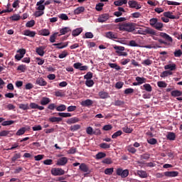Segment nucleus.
Listing matches in <instances>:
<instances>
[{"label": "nucleus", "mask_w": 182, "mask_h": 182, "mask_svg": "<svg viewBox=\"0 0 182 182\" xmlns=\"http://www.w3.org/2000/svg\"><path fill=\"white\" fill-rule=\"evenodd\" d=\"M180 16H176L171 11H166L164 13V16L161 17L163 22H169L170 19H179Z\"/></svg>", "instance_id": "nucleus-1"}, {"label": "nucleus", "mask_w": 182, "mask_h": 182, "mask_svg": "<svg viewBox=\"0 0 182 182\" xmlns=\"http://www.w3.org/2000/svg\"><path fill=\"white\" fill-rule=\"evenodd\" d=\"M138 33L139 35H151L153 36H156V31L150 28H139L138 30Z\"/></svg>", "instance_id": "nucleus-2"}, {"label": "nucleus", "mask_w": 182, "mask_h": 182, "mask_svg": "<svg viewBox=\"0 0 182 182\" xmlns=\"http://www.w3.org/2000/svg\"><path fill=\"white\" fill-rule=\"evenodd\" d=\"M119 31H127V32H132L134 31V27L132 24H119L118 25Z\"/></svg>", "instance_id": "nucleus-3"}, {"label": "nucleus", "mask_w": 182, "mask_h": 182, "mask_svg": "<svg viewBox=\"0 0 182 182\" xmlns=\"http://www.w3.org/2000/svg\"><path fill=\"white\" fill-rule=\"evenodd\" d=\"M114 49H115L116 53H117L119 56H127V53L123 52L124 50V46H114Z\"/></svg>", "instance_id": "nucleus-4"}, {"label": "nucleus", "mask_w": 182, "mask_h": 182, "mask_svg": "<svg viewBox=\"0 0 182 182\" xmlns=\"http://www.w3.org/2000/svg\"><path fill=\"white\" fill-rule=\"evenodd\" d=\"M51 174L53 176H63L65 171L60 168H53L51 169Z\"/></svg>", "instance_id": "nucleus-5"}, {"label": "nucleus", "mask_w": 182, "mask_h": 182, "mask_svg": "<svg viewBox=\"0 0 182 182\" xmlns=\"http://www.w3.org/2000/svg\"><path fill=\"white\" fill-rule=\"evenodd\" d=\"M117 175L120 176L122 178H126L129 176V170H123L122 168L117 169Z\"/></svg>", "instance_id": "nucleus-6"}, {"label": "nucleus", "mask_w": 182, "mask_h": 182, "mask_svg": "<svg viewBox=\"0 0 182 182\" xmlns=\"http://www.w3.org/2000/svg\"><path fill=\"white\" fill-rule=\"evenodd\" d=\"M17 53L15 55V59H16V60H21V59H22V58H23V56L25 55V53H26V49H19L17 51Z\"/></svg>", "instance_id": "nucleus-7"}, {"label": "nucleus", "mask_w": 182, "mask_h": 182, "mask_svg": "<svg viewBox=\"0 0 182 182\" xmlns=\"http://www.w3.org/2000/svg\"><path fill=\"white\" fill-rule=\"evenodd\" d=\"M75 69H79L80 70H87L89 67L87 65H82L81 63H75L73 65Z\"/></svg>", "instance_id": "nucleus-8"}, {"label": "nucleus", "mask_w": 182, "mask_h": 182, "mask_svg": "<svg viewBox=\"0 0 182 182\" xmlns=\"http://www.w3.org/2000/svg\"><path fill=\"white\" fill-rule=\"evenodd\" d=\"M128 4L129 5V8H135V9H140L141 8V6L134 0L129 1Z\"/></svg>", "instance_id": "nucleus-9"}, {"label": "nucleus", "mask_w": 182, "mask_h": 182, "mask_svg": "<svg viewBox=\"0 0 182 182\" xmlns=\"http://www.w3.org/2000/svg\"><path fill=\"white\" fill-rule=\"evenodd\" d=\"M45 0H40L39 1L37 2L36 4V11H45Z\"/></svg>", "instance_id": "nucleus-10"}, {"label": "nucleus", "mask_w": 182, "mask_h": 182, "mask_svg": "<svg viewBox=\"0 0 182 182\" xmlns=\"http://www.w3.org/2000/svg\"><path fill=\"white\" fill-rule=\"evenodd\" d=\"M36 85H38V86H46L48 82L45 80V79H43V77H40L36 79Z\"/></svg>", "instance_id": "nucleus-11"}, {"label": "nucleus", "mask_w": 182, "mask_h": 182, "mask_svg": "<svg viewBox=\"0 0 182 182\" xmlns=\"http://www.w3.org/2000/svg\"><path fill=\"white\" fill-rule=\"evenodd\" d=\"M109 16L107 14H101L98 18V22L103 23L109 19Z\"/></svg>", "instance_id": "nucleus-12"}, {"label": "nucleus", "mask_w": 182, "mask_h": 182, "mask_svg": "<svg viewBox=\"0 0 182 182\" xmlns=\"http://www.w3.org/2000/svg\"><path fill=\"white\" fill-rule=\"evenodd\" d=\"M164 176H166V177H177L178 172L176 171H166L164 173Z\"/></svg>", "instance_id": "nucleus-13"}, {"label": "nucleus", "mask_w": 182, "mask_h": 182, "mask_svg": "<svg viewBox=\"0 0 182 182\" xmlns=\"http://www.w3.org/2000/svg\"><path fill=\"white\" fill-rule=\"evenodd\" d=\"M164 69L168 72H173V70H176V65L174 63L168 64L164 66Z\"/></svg>", "instance_id": "nucleus-14"}, {"label": "nucleus", "mask_w": 182, "mask_h": 182, "mask_svg": "<svg viewBox=\"0 0 182 182\" xmlns=\"http://www.w3.org/2000/svg\"><path fill=\"white\" fill-rule=\"evenodd\" d=\"M12 131L3 130L0 132V137H12L13 134H11Z\"/></svg>", "instance_id": "nucleus-15"}, {"label": "nucleus", "mask_w": 182, "mask_h": 182, "mask_svg": "<svg viewBox=\"0 0 182 182\" xmlns=\"http://www.w3.org/2000/svg\"><path fill=\"white\" fill-rule=\"evenodd\" d=\"M105 36L108 39H117V33H113L112 31L105 33Z\"/></svg>", "instance_id": "nucleus-16"}, {"label": "nucleus", "mask_w": 182, "mask_h": 182, "mask_svg": "<svg viewBox=\"0 0 182 182\" xmlns=\"http://www.w3.org/2000/svg\"><path fill=\"white\" fill-rule=\"evenodd\" d=\"M68 164V158L62 157L60 158L57 161V166H65Z\"/></svg>", "instance_id": "nucleus-17"}, {"label": "nucleus", "mask_w": 182, "mask_h": 182, "mask_svg": "<svg viewBox=\"0 0 182 182\" xmlns=\"http://www.w3.org/2000/svg\"><path fill=\"white\" fill-rule=\"evenodd\" d=\"M81 106H83L84 107L92 106L93 105V100H85L80 102Z\"/></svg>", "instance_id": "nucleus-18"}, {"label": "nucleus", "mask_w": 182, "mask_h": 182, "mask_svg": "<svg viewBox=\"0 0 182 182\" xmlns=\"http://www.w3.org/2000/svg\"><path fill=\"white\" fill-rule=\"evenodd\" d=\"M45 46H41L36 49V52L39 55V56H43V55H45Z\"/></svg>", "instance_id": "nucleus-19"}, {"label": "nucleus", "mask_w": 182, "mask_h": 182, "mask_svg": "<svg viewBox=\"0 0 182 182\" xmlns=\"http://www.w3.org/2000/svg\"><path fill=\"white\" fill-rule=\"evenodd\" d=\"M40 103L42 106H46V105H49V103H50V99H49V97H43Z\"/></svg>", "instance_id": "nucleus-20"}, {"label": "nucleus", "mask_w": 182, "mask_h": 182, "mask_svg": "<svg viewBox=\"0 0 182 182\" xmlns=\"http://www.w3.org/2000/svg\"><path fill=\"white\" fill-rule=\"evenodd\" d=\"M126 4H127V0H116L114 1L115 6H122V5H126Z\"/></svg>", "instance_id": "nucleus-21"}, {"label": "nucleus", "mask_w": 182, "mask_h": 182, "mask_svg": "<svg viewBox=\"0 0 182 182\" xmlns=\"http://www.w3.org/2000/svg\"><path fill=\"white\" fill-rule=\"evenodd\" d=\"M82 32H83V28H78L72 31V35L73 36H79V35L81 34Z\"/></svg>", "instance_id": "nucleus-22"}, {"label": "nucleus", "mask_w": 182, "mask_h": 182, "mask_svg": "<svg viewBox=\"0 0 182 182\" xmlns=\"http://www.w3.org/2000/svg\"><path fill=\"white\" fill-rule=\"evenodd\" d=\"M160 36H161V38H164V39H166V41H168V42L173 43V38H171V36H169L168 34L166 33H161Z\"/></svg>", "instance_id": "nucleus-23"}, {"label": "nucleus", "mask_w": 182, "mask_h": 182, "mask_svg": "<svg viewBox=\"0 0 182 182\" xmlns=\"http://www.w3.org/2000/svg\"><path fill=\"white\" fill-rule=\"evenodd\" d=\"M85 12V7L80 6L74 10L75 15H80V14H83Z\"/></svg>", "instance_id": "nucleus-24"}, {"label": "nucleus", "mask_w": 182, "mask_h": 182, "mask_svg": "<svg viewBox=\"0 0 182 182\" xmlns=\"http://www.w3.org/2000/svg\"><path fill=\"white\" fill-rule=\"evenodd\" d=\"M53 46H57V49H63V48H66L68 46V43H58L53 44Z\"/></svg>", "instance_id": "nucleus-25"}, {"label": "nucleus", "mask_w": 182, "mask_h": 182, "mask_svg": "<svg viewBox=\"0 0 182 182\" xmlns=\"http://www.w3.org/2000/svg\"><path fill=\"white\" fill-rule=\"evenodd\" d=\"M80 170L83 173H87V171H89V167H87L86 164L82 163L80 165Z\"/></svg>", "instance_id": "nucleus-26"}, {"label": "nucleus", "mask_w": 182, "mask_h": 182, "mask_svg": "<svg viewBox=\"0 0 182 182\" xmlns=\"http://www.w3.org/2000/svg\"><path fill=\"white\" fill-rule=\"evenodd\" d=\"M68 32H70V28L69 27L63 28L60 30V33L58 36H60L61 35H66Z\"/></svg>", "instance_id": "nucleus-27"}, {"label": "nucleus", "mask_w": 182, "mask_h": 182, "mask_svg": "<svg viewBox=\"0 0 182 182\" xmlns=\"http://www.w3.org/2000/svg\"><path fill=\"white\" fill-rule=\"evenodd\" d=\"M24 35L26 36H30V38H34L35 35H36V33L34 31H31L29 30L24 31Z\"/></svg>", "instance_id": "nucleus-28"}, {"label": "nucleus", "mask_w": 182, "mask_h": 182, "mask_svg": "<svg viewBox=\"0 0 182 182\" xmlns=\"http://www.w3.org/2000/svg\"><path fill=\"white\" fill-rule=\"evenodd\" d=\"M171 75H173V72L165 70L161 73L160 76L161 77H167V76H171Z\"/></svg>", "instance_id": "nucleus-29"}, {"label": "nucleus", "mask_w": 182, "mask_h": 182, "mask_svg": "<svg viewBox=\"0 0 182 182\" xmlns=\"http://www.w3.org/2000/svg\"><path fill=\"white\" fill-rule=\"evenodd\" d=\"M137 174L141 178H146L147 172L146 171H137Z\"/></svg>", "instance_id": "nucleus-30"}, {"label": "nucleus", "mask_w": 182, "mask_h": 182, "mask_svg": "<svg viewBox=\"0 0 182 182\" xmlns=\"http://www.w3.org/2000/svg\"><path fill=\"white\" fill-rule=\"evenodd\" d=\"M136 82H138V84L139 85H143V83H146V82H147V80L146 78L141 77H136Z\"/></svg>", "instance_id": "nucleus-31"}, {"label": "nucleus", "mask_w": 182, "mask_h": 182, "mask_svg": "<svg viewBox=\"0 0 182 182\" xmlns=\"http://www.w3.org/2000/svg\"><path fill=\"white\" fill-rule=\"evenodd\" d=\"M144 89L146 92H151L153 90V88L151 87V85L150 84H144L143 86L141 87V89Z\"/></svg>", "instance_id": "nucleus-32"}, {"label": "nucleus", "mask_w": 182, "mask_h": 182, "mask_svg": "<svg viewBox=\"0 0 182 182\" xmlns=\"http://www.w3.org/2000/svg\"><path fill=\"white\" fill-rule=\"evenodd\" d=\"M77 122H79V119L77 117H73L67 120L68 124H73L77 123Z\"/></svg>", "instance_id": "nucleus-33"}, {"label": "nucleus", "mask_w": 182, "mask_h": 182, "mask_svg": "<svg viewBox=\"0 0 182 182\" xmlns=\"http://www.w3.org/2000/svg\"><path fill=\"white\" fill-rule=\"evenodd\" d=\"M151 25L152 28L157 29V31H161V29L163 28L162 23H151Z\"/></svg>", "instance_id": "nucleus-34"}, {"label": "nucleus", "mask_w": 182, "mask_h": 182, "mask_svg": "<svg viewBox=\"0 0 182 182\" xmlns=\"http://www.w3.org/2000/svg\"><path fill=\"white\" fill-rule=\"evenodd\" d=\"M59 33H54L53 35L50 37V42L51 43H55L56 42V38H58V35Z\"/></svg>", "instance_id": "nucleus-35"}, {"label": "nucleus", "mask_w": 182, "mask_h": 182, "mask_svg": "<svg viewBox=\"0 0 182 182\" xmlns=\"http://www.w3.org/2000/svg\"><path fill=\"white\" fill-rule=\"evenodd\" d=\"M99 96L100 99H107V97H109V94L106 92L101 91L99 92Z\"/></svg>", "instance_id": "nucleus-36"}, {"label": "nucleus", "mask_w": 182, "mask_h": 182, "mask_svg": "<svg viewBox=\"0 0 182 182\" xmlns=\"http://www.w3.org/2000/svg\"><path fill=\"white\" fill-rule=\"evenodd\" d=\"M25 132H26V128L22 127L17 131L16 134V136H22V135L25 134Z\"/></svg>", "instance_id": "nucleus-37"}, {"label": "nucleus", "mask_w": 182, "mask_h": 182, "mask_svg": "<svg viewBox=\"0 0 182 182\" xmlns=\"http://www.w3.org/2000/svg\"><path fill=\"white\" fill-rule=\"evenodd\" d=\"M105 157H106V154L104 152H99L95 156V159L97 160H100V159H105Z\"/></svg>", "instance_id": "nucleus-38"}, {"label": "nucleus", "mask_w": 182, "mask_h": 182, "mask_svg": "<svg viewBox=\"0 0 182 182\" xmlns=\"http://www.w3.org/2000/svg\"><path fill=\"white\" fill-rule=\"evenodd\" d=\"M141 64L144 65V66H150V65L153 64V60L150 59H146L141 62Z\"/></svg>", "instance_id": "nucleus-39"}, {"label": "nucleus", "mask_w": 182, "mask_h": 182, "mask_svg": "<svg viewBox=\"0 0 182 182\" xmlns=\"http://www.w3.org/2000/svg\"><path fill=\"white\" fill-rule=\"evenodd\" d=\"M181 95H182V92L178 90H173L171 92V96H173V97H178L181 96Z\"/></svg>", "instance_id": "nucleus-40"}, {"label": "nucleus", "mask_w": 182, "mask_h": 182, "mask_svg": "<svg viewBox=\"0 0 182 182\" xmlns=\"http://www.w3.org/2000/svg\"><path fill=\"white\" fill-rule=\"evenodd\" d=\"M49 122H51L52 123H55L56 122H62V118L52 117L49 118Z\"/></svg>", "instance_id": "nucleus-41"}, {"label": "nucleus", "mask_w": 182, "mask_h": 182, "mask_svg": "<svg viewBox=\"0 0 182 182\" xmlns=\"http://www.w3.org/2000/svg\"><path fill=\"white\" fill-rule=\"evenodd\" d=\"M50 34V32H49V30L48 29H43L40 31V35H42L43 36H49Z\"/></svg>", "instance_id": "nucleus-42"}, {"label": "nucleus", "mask_w": 182, "mask_h": 182, "mask_svg": "<svg viewBox=\"0 0 182 182\" xmlns=\"http://www.w3.org/2000/svg\"><path fill=\"white\" fill-rule=\"evenodd\" d=\"M58 116L60 117H72V114L69 112H60L58 113Z\"/></svg>", "instance_id": "nucleus-43"}, {"label": "nucleus", "mask_w": 182, "mask_h": 182, "mask_svg": "<svg viewBox=\"0 0 182 182\" xmlns=\"http://www.w3.org/2000/svg\"><path fill=\"white\" fill-rule=\"evenodd\" d=\"M168 140H176V134L170 132L166 136Z\"/></svg>", "instance_id": "nucleus-44"}, {"label": "nucleus", "mask_w": 182, "mask_h": 182, "mask_svg": "<svg viewBox=\"0 0 182 182\" xmlns=\"http://www.w3.org/2000/svg\"><path fill=\"white\" fill-rule=\"evenodd\" d=\"M108 65H109V66L110 68H112V69H115L116 70H120V66L116 64V63H109Z\"/></svg>", "instance_id": "nucleus-45"}, {"label": "nucleus", "mask_w": 182, "mask_h": 182, "mask_svg": "<svg viewBox=\"0 0 182 182\" xmlns=\"http://www.w3.org/2000/svg\"><path fill=\"white\" fill-rule=\"evenodd\" d=\"M113 168H108L105 170V174H107V176H112V174H113Z\"/></svg>", "instance_id": "nucleus-46"}, {"label": "nucleus", "mask_w": 182, "mask_h": 182, "mask_svg": "<svg viewBox=\"0 0 182 182\" xmlns=\"http://www.w3.org/2000/svg\"><path fill=\"white\" fill-rule=\"evenodd\" d=\"M55 96L57 97H63L65 92H62V90H57L55 92Z\"/></svg>", "instance_id": "nucleus-47"}, {"label": "nucleus", "mask_w": 182, "mask_h": 182, "mask_svg": "<svg viewBox=\"0 0 182 182\" xmlns=\"http://www.w3.org/2000/svg\"><path fill=\"white\" fill-rule=\"evenodd\" d=\"M56 110L57 112H65L66 110V105H61L56 107Z\"/></svg>", "instance_id": "nucleus-48"}, {"label": "nucleus", "mask_w": 182, "mask_h": 182, "mask_svg": "<svg viewBox=\"0 0 182 182\" xmlns=\"http://www.w3.org/2000/svg\"><path fill=\"white\" fill-rule=\"evenodd\" d=\"M85 85L88 87H92V86L95 85V82L93 81V80H87L85 81Z\"/></svg>", "instance_id": "nucleus-49"}, {"label": "nucleus", "mask_w": 182, "mask_h": 182, "mask_svg": "<svg viewBox=\"0 0 182 182\" xmlns=\"http://www.w3.org/2000/svg\"><path fill=\"white\" fill-rule=\"evenodd\" d=\"M123 132H122V131H117L116 132H114L112 136V139H117V137H119V136H122Z\"/></svg>", "instance_id": "nucleus-50"}, {"label": "nucleus", "mask_w": 182, "mask_h": 182, "mask_svg": "<svg viewBox=\"0 0 182 182\" xmlns=\"http://www.w3.org/2000/svg\"><path fill=\"white\" fill-rule=\"evenodd\" d=\"M103 6H105V4L99 3L96 5L95 9L96 11H100L102 9H103Z\"/></svg>", "instance_id": "nucleus-51"}, {"label": "nucleus", "mask_w": 182, "mask_h": 182, "mask_svg": "<svg viewBox=\"0 0 182 182\" xmlns=\"http://www.w3.org/2000/svg\"><path fill=\"white\" fill-rule=\"evenodd\" d=\"M58 18H60V19H62V21H68L69 20V17L65 14H60L58 16Z\"/></svg>", "instance_id": "nucleus-52"}, {"label": "nucleus", "mask_w": 182, "mask_h": 182, "mask_svg": "<svg viewBox=\"0 0 182 182\" xmlns=\"http://www.w3.org/2000/svg\"><path fill=\"white\" fill-rule=\"evenodd\" d=\"M15 121L9 120V121H4L2 122V126H11V124H14Z\"/></svg>", "instance_id": "nucleus-53"}, {"label": "nucleus", "mask_w": 182, "mask_h": 182, "mask_svg": "<svg viewBox=\"0 0 182 182\" xmlns=\"http://www.w3.org/2000/svg\"><path fill=\"white\" fill-rule=\"evenodd\" d=\"M157 85L159 87H167V83L164 81H159Z\"/></svg>", "instance_id": "nucleus-54"}, {"label": "nucleus", "mask_w": 182, "mask_h": 182, "mask_svg": "<svg viewBox=\"0 0 182 182\" xmlns=\"http://www.w3.org/2000/svg\"><path fill=\"white\" fill-rule=\"evenodd\" d=\"M79 129H80V125L79 124H75L70 127L71 132H76V130H79Z\"/></svg>", "instance_id": "nucleus-55"}, {"label": "nucleus", "mask_w": 182, "mask_h": 182, "mask_svg": "<svg viewBox=\"0 0 182 182\" xmlns=\"http://www.w3.org/2000/svg\"><path fill=\"white\" fill-rule=\"evenodd\" d=\"M92 77H93V73H92L91 72H88V73L84 76V79H86L87 80H89L92 79Z\"/></svg>", "instance_id": "nucleus-56"}, {"label": "nucleus", "mask_w": 182, "mask_h": 182, "mask_svg": "<svg viewBox=\"0 0 182 182\" xmlns=\"http://www.w3.org/2000/svg\"><path fill=\"white\" fill-rule=\"evenodd\" d=\"M68 51L64 50V51H63V52L61 53V54H60V55H58V58H59L60 59H63L64 58H66V56H68Z\"/></svg>", "instance_id": "nucleus-57"}, {"label": "nucleus", "mask_w": 182, "mask_h": 182, "mask_svg": "<svg viewBox=\"0 0 182 182\" xmlns=\"http://www.w3.org/2000/svg\"><path fill=\"white\" fill-rule=\"evenodd\" d=\"M43 14H45V12H43V11H42V10H37V11H36V12L34 13V15H35L36 17H38V16H42V15H43Z\"/></svg>", "instance_id": "nucleus-58"}, {"label": "nucleus", "mask_w": 182, "mask_h": 182, "mask_svg": "<svg viewBox=\"0 0 182 182\" xmlns=\"http://www.w3.org/2000/svg\"><path fill=\"white\" fill-rule=\"evenodd\" d=\"M102 163L104 164H112V163H113V161H112V159L110 158H106L102 161Z\"/></svg>", "instance_id": "nucleus-59"}, {"label": "nucleus", "mask_w": 182, "mask_h": 182, "mask_svg": "<svg viewBox=\"0 0 182 182\" xmlns=\"http://www.w3.org/2000/svg\"><path fill=\"white\" fill-rule=\"evenodd\" d=\"M86 133H87V134H90V135L93 134V133H94L93 128L92 127H87Z\"/></svg>", "instance_id": "nucleus-60"}, {"label": "nucleus", "mask_w": 182, "mask_h": 182, "mask_svg": "<svg viewBox=\"0 0 182 182\" xmlns=\"http://www.w3.org/2000/svg\"><path fill=\"white\" fill-rule=\"evenodd\" d=\"M100 147H101V149H110V144L107 143H102L100 144Z\"/></svg>", "instance_id": "nucleus-61"}, {"label": "nucleus", "mask_w": 182, "mask_h": 182, "mask_svg": "<svg viewBox=\"0 0 182 182\" xmlns=\"http://www.w3.org/2000/svg\"><path fill=\"white\" fill-rule=\"evenodd\" d=\"M173 55L176 58H180L182 55V51L181 50H177L173 53Z\"/></svg>", "instance_id": "nucleus-62"}, {"label": "nucleus", "mask_w": 182, "mask_h": 182, "mask_svg": "<svg viewBox=\"0 0 182 182\" xmlns=\"http://www.w3.org/2000/svg\"><path fill=\"white\" fill-rule=\"evenodd\" d=\"M149 144H157V139L151 138L147 140Z\"/></svg>", "instance_id": "nucleus-63"}, {"label": "nucleus", "mask_w": 182, "mask_h": 182, "mask_svg": "<svg viewBox=\"0 0 182 182\" xmlns=\"http://www.w3.org/2000/svg\"><path fill=\"white\" fill-rule=\"evenodd\" d=\"M10 18L11 19V21H19V19H21V16H19L18 14H15L12 16Z\"/></svg>", "instance_id": "nucleus-64"}]
</instances>
